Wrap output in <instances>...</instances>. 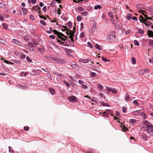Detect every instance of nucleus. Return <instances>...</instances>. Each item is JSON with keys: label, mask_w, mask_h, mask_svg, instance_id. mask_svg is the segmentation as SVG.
<instances>
[{"label": "nucleus", "mask_w": 153, "mask_h": 153, "mask_svg": "<svg viewBox=\"0 0 153 153\" xmlns=\"http://www.w3.org/2000/svg\"><path fill=\"white\" fill-rule=\"evenodd\" d=\"M131 17V14H128L126 17V18L128 20H129Z\"/></svg>", "instance_id": "nucleus-46"}, {"label": "nucleus", "mask_w": 153, "mask_h": 153, "mask_svg": "<svg viewBox=\"0 0 153 153\" xmlns=\"http://www.w3.org/2000/svg\"><path fill=\"white\" fill-rule=\"evenodd\" d=\"M149 61L151 63H153V58L149 59Z\"/></svg>", "instance_id": "nucleus-64"}, {"label": "nucleus", "mask_w": 153, "mask_h": 153, "mask_svg": "<svg viewBox=\"0 0 153 153\" xmlns=\"http://www.w3.org/2000/svg\"><path fill=\"white\" fill-rule=\"evenodd\" d=\"M138 31L139 33L140 34H143L144 33V31L143 30H142L140 29H138Z\"/></svg>", "instance_id": "nucleus-22"}, {"label": "nucleus", "mask_w": 153, "mask_h": 153, "mask_svg": "<svg viewBox=\"0 0 153 153\" xmlns=\"http://www.w3.org/2000/svg\"><path fill=\"white\" fill-rule=\"evenodd\" d=\"M71 22H69L68 23V26L69 27H71Z\"/></svg>", "instance_id": "nucleus-55"}, {"label": "nucleus", "mask_w": 153, "mask_h": 153, "mask_svg": "<svg viewBox=\"0 0 153 153\" xmlns=\"http://www.w3.org/2000/svg\"><path fill=\"white\" fill-rule=\"evenodd\" d=\"M49 29H50V31H48V30H47V32L48 33H51V32H53V31L54 30H52V27H50L49 28Z\"/></svg>", "instance_id": "nucleus-32"}, {"label": "nucleus", "mask_w": 153, "mask_h": 153, "mask_svg": "<svg viewBox=\"0 0 153 153\" xmlns=\"http://www.w3.org/2000/svg\"><path fill=\"white\" fill-rule=\"evenodd\" d=\"M143 127L146 128L148 134L150 135L153 134V126L147 121L145 120L143 123Z\"/></svg>", "instance_id": "nucleus-1"}, {"label": "nucleus", "mask_w": 153, "mask_h": 153, "mask_svg": "<svg viewBox=\"0 0 153 153\" xmlns=\"http://www.w3.org/2000/svg\"><path fill=\"white\" fill-rule=\"evenodd\" d=\"M9 152H11V153H14V151H13V150L12 149V147L11 146H9Z\"/></svg>", "instance_id": "nucleus-29"}, {"label": "nucleus", "mask_w": 153, "mask_h": 153, "mask_svg": "<svg viewBox=\"0 0 153 153\" xmlns=\"http://www.w3.org/2000/svg\"><path fill=\"white\" fill-rule=\"evenodd\" d=\"M49 37L50 38L53 39L55 38V36L53 35H51L49 36Z\"/></svg>", "instance_id": "nucleus-63"}, {"label": "nucleus", "mask_w": 153, "mask_h": 153, "mask_svg": "<svg viewBox=\"0 0 153 153\" xmlns=\"http://www.w3.org/2000/svg\"><path fill=\"white\" fill-rule=\"evenodd\" d=\"M121 127H123V131H126L128 130V129L126 127H125L124 125H123V127L122 126H121Z\"/></svg>", "instance_id": "nucleus-34"}, {"label": "nucleus", "mask_w": 153, "mask_h": 153, "mask_svg": "<svg viewBox=\"0 0 153 153\" xmlns=\"http://www.w3.org/2000/svg\"><path fill=\"white\" fill-rule=\"evenodd\" d=\"M82 19V18L81 16H78L77 17V20L78 21H80Z\"/></svg>", "instance_id": "nucleus-56"}, {"label": "nucleus", "mask_w": 153, "mask_h": 153, "mask_svg": "<svg viewBox=\"0 0 153 153\" xmlns=\"http://www.w3.org/2000/svg\"><path fill=\"white\" fill-rule=\"evenodd\" d=\"M94 9L95 10H97L98 9H101L102 7L100 5H97L94 7Z\"/></svg>", "instance_id": "nucleus-15"}, {"label": "nucleus", "mask_w": 153, "mask_h": 153, "mask_svg": "<svg viewBox=\"0 0 153 153\" xmlns=\"http://www.w3.org/2000/svg\"><path fill=\"white\" fill-rule=\"evenodd\" d=\"M71 66L73 68L75 69V70H77L79 68V66L76 63H74L72 64L71 65Z\"/></svg>", "instance_id": "nucleus-10"}, {"label": "nucleus", "mask_w": 153, "mask_h": 153, "mask_svg": "<svg viewBox=\"0 0 153 153\" xmlns=\"http://www.w3.org/2000/svg\"><path fill=\"white\" fill-rule=\"evenodd\" d=\"M2 25V26H3L4 28L5 29H6L7 28V24H6V23H3Z\"/></svg>", "instance_id": "nucleus-42"}, {"label": "nucleus", "mask_w": 153, "mask_h": 153, "mask_svg": "<svg viewBox=\"0 0 153 153\" xmlns=\"http://www.w3.org/2000/svg\"><path fill=\"white\" fill-rule=\"evenodd\" d=\"M39 71L38 70H34L30 72V74L32 75H35L39 74Z\"/></svg>", "instance_id": "nucleus-11"}, {"label": "nucleus", "mask_w": 153, "mask_h": 153, "mask_svg": "<svg viewBox=\"0 0 153 153\" xmlns=\"http://www.w3.org/2000/svg\"><path fill=\"white\" fill-rule=\"evenodd\" d=\"M147 19H146H146H145L144 18L143 20H142L141 19H139V20L142 23H143L145 24V23H146V22H147V21H148L147 20Z\"/></svg>", "instance_id": "nucleus-14"}, {"label": "nucleus", "mask_w": 153, "mask_h": 153, "mask_svg": "<svg viewBox=\"0 0 153 153\" xmlns=\"http://www.w3.org/2000/svg\"><path fill=\"white\" fill-rule=\"evenodd\" d=\"M63 82L68 87H70V85L66 81H64Z\"/></svg>", "instance_id": "nucleus-52"}, {"label": "nucleus", "mask_w": 153, "mask_h": 153, "mask_svg": "<svg viewBox=\"0 0 153 153\" xmlns=\"http://www.w3.org/2000/svg\"><path fill=\"white\" fill-rule=\"evenodd\" d=\"M133 103H134V104H136V106H139V104L137 102V101L136 100H134L133 102Z\"/></svg>", "instance_id": "nucleus-44"}, {"label": "nucleus", "mask_w": 153, "mask_h": 153, "mask_svg": "<svg viewBox=\"0 0 153 153\" xmlns=\"http://www.w3.org/2000/svg\"><path fill=\"white\" fill-rule=\"evenodd\" d=\"M131 60L133 64H134L136 63V59L134 57L132 58Z\"/></svg>", "instance_id": "nucleus-41"}, {"label": "nucleus", "mask_w": 153, "mask_h": 153, "mask_svg": "<svg viewBox=\"0 0 153 153\" xmlns=\"http://www.w3.org/2000/svg\"><path fill=\"white\" fill-rule=\"evenodd\" d=\"M136 121V120L134 119H130V122L131 123H134Z\"/></svg>", "instance_id": "nucleus-47"}, {"label": "nucleus", "mask_w": 153, "mask_h": 153, "mask_svg": "<svg viewBox=\"0 0 153 153\" xmlns=\"http://www.w3.org/2000/svg\"><path fill=\"white\" fill-rule=\"evenodd\" d=\"M24 129L25 130L27 131L29 130V127L28 126H25L24 127Z\"/></svg>", "instance_id": "nucleus-57"}, {"label": "nucleus", "mask_w": 153, "mask_h": 153, "mask_svg": "<svg viewBox=\"0 0 153 153\" xmlns=\"http://www.w3.org/2000/svg\"><path fill=\"white\" fill-rule=\"evenodd\" d=\"M140 12H141V13L145 17V16H147V15H145V13H146L145 11L141 10Z\"/></svg>", "instance_id": "nucleus-60"}, {"label": "nucleus", "mask_w": 153, "mask_h": 153, "mask_svg": "<svg viewBox=\"0 0 153 153\" xmlns=\"http://www.w3.org/2000/svg\"><path fill=\"white\" fill-rule=\"evenodd\" d=\"M122 109H123V111L124 113L126 112L127 111V109L126 107H122Z\"/></svg>", "instance_id": "nucleus-48"}, {"label": "nucleus", "mask_w": 153, "mask_h": 153, "mask_svg": "<svg viewBox=\"0 0 153 153\" xmlns=\"http://www.w3.org/2000/svg\"><path fill=\"white\" fill-rule=\"evenodd\" d=\"M140 110H138L133 111L132 113V114L133 115L136 116L138 115H140L141 112Z\"/></svg>", "instance_id": "nucleus-6"}, {"label": "nucleus", "mask_w": 153, "mask_h": 153, "mask_svg": "<svg viewBox=\"0 0 153 153\" xmlns=\"http://www.w3.org/2000/svg\"><path fill=\"white\" fill-rule=\"evenodd\" d=\"M78 9L80 11H83L84 10V9L81 7H78Z\"/></svg>", "instance_id": "nucleus-53"}, {"label": "nucleus", "mask_w": 153, "mask_h": 153, "mask_svg": "<svg viewBox=\"0 0 153 153\" xmlns=\"http://www.w3.org/2000/svg\"><path fill=\"white\" fill-rule=\"evenodd\" d=\"M82 87L84 89H87L88 88V87L87 85L83 84L82 85Z\"/></svg>", "instance_id": "nucleus-62"}, {"label": "nucleus", "mask_w": 153, "mask_h": 153, "mask_svg": "<svg viewBox=\"0 0 153 153\" xmlns=\"http://www.w3.org/2000/svg\"><path fill=\"white\" fill-rule=\"evenodd\" d=\"M40 23L41 24H42L43 25H45L46 24V23L43 20H41L40 21Z\"/></svg>", "instance_id": "nucleus-49"}, {"label": "nucleus", "mask_w": 153, "mask_h": 153, "mask_svg": "<svg viewBox=\"0 0 153 153\" xmlns=\"http://www.w3.org/2000/svg\"><path fill=\"white\" fill-rule=\"evenodd\" d=\"M42 10L45 12H46L47 11V7L46 6L42 8Z\"/></svg>", "instance_id": "nucleus-59"}, {"label": "nucleus", "mask_w": 153, "mask_h": 153, "mask_svg": "<svg viewBox=\"0 0 153 153\" xmlns=\"http://www.w3.org/2000/svg\"><path fill=\"white\" fill-rule=\"evenodd\" d=\"M87 44L88 46L90 48H93L92 45L90 42H88L87 43Z\"/></svg>", "instance_id": "nucleus-54"}, {"label": "nucleus", "mask_w": 153, "mask_h": 153, "mask_svg": "<svg viewBox=\"0 0 153 153\" xmlns=\"http://www.w3.org/2000/svg\"><path fill=\"white\" fill-rule=\"evenodd\" d=\"M149 45L153 47V40H150L149 42Z\"/></svg>", "instance_id": "nucleus-35"}, {"label": "nucleus", "mask_w": 153, "mask_h": 153, "mask_svg": "<svg viewBox=\"0 0 153 153\" xmlns=\"http://www.w3.org/2000/svg\"><path fill=\"white\" fill-rule=\"evenodd\" d=\"M102 105L103 106H110V105L106 103H104L103 102H102Z\"/></svg>", "instance_id": "nucleus-33"}, {"label": "nucleus", "mask_w": 153, "mask_h": 153, "mask_svg": "<svg viewBox=\"0 0 153 153\" xmlns=\"http://www.w3.org/2000/svg\"><path fill=\"white\" fill-rule=\"evenodd\" d=\"M102 115L104 116L105 117H108L109 116V114H108L106 113L105 112H104L102 113Z\"/></svg>", "instance_id": "nucleus-17"}, {"label": "nucleus", "mask_w": 153, "mask_h": 153, "mask_svg": "<svg viewBox=\"0 0 153 153\" xmlns=\"http://www.w3.org/2000/svg\"><path fill=\"white\" fill-rule=\"evenodd\" d=\"M53 60L59 63L63 64L65 62V61L64 59H60L57 58H53Z\"/></svg>", "instance_id": "nucleus-3"}, {"label": "nucleus", "mask_w": 153, "mask_h": 153, "mask_svg": "<svg viewBox=\"0 0 153 153\" xmlns=\"http://www.w3.org/2000/svg\"><path fill=\"white\" fill-rule=\"evenodd\" d=\"M71 85L74 88H76V85L73 82H71Z\"/></svg>", "instance_id": "nucleus-40"}, {"label": "nucleus", "mask_w": 153, "mask_h": 153, "mask_svg": "<svg viewBox=\"0 0 153 153\" xmlns=\"http://www.w3.org/2000/svg\"><path fill=\"white\" fill-rule=\"evenodd\" d=\"M108 15L111 18H114V15L111 12H109L108 13Z\"/></svg>", "instance_id": "nucleus-21"}, {"label": "nucleus", "mask_w": 153, "mask_h": 153, "mask_svg": "<svg viewBox=\"0 0 153 153\" xmlns=\"http://www.w3.org/2000/svg\"><path fill=\"white\" fill-rule=\"evenodd\" d=\"M75 97L74 96H72L69 98V100L72 102H74L75 101Z\"/></svg>", "instance_id": "nucleus-13"}, {"label": "nucleus", "mask_w": 153, "mask_h": 153, "mask_svg": "<svg viewBox=\"0 0 153 153\" xmlns=\"http://www.w3.org/2000/svg\"><path fill=\"white\" fill-rule=\"evenodd\" d=\"M33 43H34V44L35 46L36 45H38L39 44V42L36 41L35 40H33Z\"/></svg>", "instance_id": "nucleus-31"}, {"label": "nucleus", "mask_w": 153, "mask_h": 153, "mask_svg": "<svg viewBox=\"0 0 153 153\" xmlns=\"http://www.w3.org/2000/svg\"><path fill=\"white\" fill-rule=\"evenodd\" d=\"M107 37L108 39L111 41L114 40L115 39V36L113 34H108Z\"/></svg>", "instance_id": "nucleus-4"}, {"label": "nucleus", "mask_w": 153, "mask_h": 153, "mask_svg": "<svg viewBox=\"0 0 153 153\" xmlns=\"http://www.w3.org/2000/svg\"><path fill=\"white\" fill-rule=\"evenodd\" d=\"M32 10H35L36 11H37L38 10H40L41 8L38 5L37 6H34L31 8Z\"/></svg>", "instance_id": "nucleus-8"}, {"label": "nucleus", "mask_w": 153, "mask_h": 153, "mask_svg": "<svg viewBox=\"0 0 153 153\" xmlns=\"http://www.w3.org/2000/svg\"><path fill=\"white\" fill-rule=\"evenodd\" d=\"M57 41V42H58L61 45H62L64 46H67V43L63 42H62L61 40H60L59 39H56Z\"/></svg>", "instance_id": "nucleus-9"}, {"label": "nucleus", "mask_w": 153, "mask_h": 153, "mask_svg": "<svg viewBox=\"0 0 153 153\" xmlns=\"http://www.w3.org/2000/svg\"><path fill=\"white\" fill-rule=\"evenodd\" d=\"M26 59L27 61L29 62H31L32 61L31 59L30 58L29 56H27L26 57Z\"/></svg>", "instance_id": "nucleus-28"}, {"label": "nucleus", "mask_w": 153, "mask_h": 153, "mask_svg": "<svg viewBox=\"0 0 153 153\" xmlns=\"http://www.w3.org/2000/svg\"><path fill=\"white\" fill-rule=\"evenodd\" d=\"M95 46L96 48L98 49L99 50H101L102 49V48H101L100 46L98 44H96Z\"/></svg>", "instance_id": "nucleus-18"}, {"label": "nucleus", "mask_w": 153, "mask_h": 153, "mask_svg": "<svg viewBox=\"0 0 153 153\" xmlns=\"http://www.w3.org/2000/svg\"><path fill=\"white\" fill-rule=\"evenodd\" d=\"M6 5L5 4H2L0 2V7H5Z\"/></svg>", "instance_id": "nucleus-45"}, {"label": "nucleus", "mask_w": 153, "mask_h": 153, "mask_svg": "<svg viewBox=\"0 0 153 153\" xmlns=\"http://www.w3.org/2000/svg\"><path fill=\"white\" fill-rule=\"evenodd\" d=\"M147 33V35L149 37H152L153 38V31L150 30H148Z\"/></svg>", "instance_id": "nucleus-7"}, {"label": "nucleus", "mask_w": 153, "mask_h": 153, "mask_svg": "<svg viewBox=\"0 0 153 153\" xmlns=\"http://www.w3.org/2000/svg\"><path fill=\"white\" fill-rule=\"evenodd\" d=\"M111 92L114 94H116L117 93V90L115 88H112Z\"/></svg>", "instance_id": "nucleus-39"}, {"label": "nucleus", "mask_w": 153, "mask_h": 153, "mask_svg": "<svg viewBox=\"0 0 153 153\" xmlns=\"http://www.w3.org/2000/svg\"><path fill=\"white\" fill-rule=\"evenodd\" d=\"M142 136L144 140H146L147 138V137L146 135L144 134H142Z\"/></svg>", "instance_id": "nucleus-38"}, {"label": "nucleus", "mask_w": 153, "mask_h": 153, "mask_svg": "<svg viewBox=\"0 0 153 153\" xmlns=\"http://www.w3.org/2000/svg\"><path fill=\"white\" fill-rule=\"evenodd\" d=\"M90 75L92 77H94L96 76V74L94 72H92L91 73Z\"/></svg>", "instance_id": "nucleus-50"}, {"label": "nucleus", "mask_w": 153, "mask_h": 153, "mask_svg": "<svg viewBox=\"0 0 153 153\" xmlns=\"http://www.w3.org/2000/svg\"><path fill=\"white\" fill-rule=\"evenodd\" d=\"M49 90L50 92V93H51V94H52V95H53L54 94V92H55V91H54V90L52 88H49Z\"/></svg>", "instance_id": "nucleus-16"}, {"label": "nucleus", "mask_w": 153, "mask_h": 153, "mask_svg": "<svg viewBox=\"0 0 153 153\" xmlns=\"http://www.w3.org/2000/svg\"><path fill=\"white\" fill-rule=\"evenodd\" d=\"M22 10L25 14H26L27 12V9L25 8H23L22 9Z\"/></svg>", "instance_id": "nucleus-26"}, {"label": "nucleus", "mask_w": 153, "mask_h": 153, "mask_svg": "<svg viewBox=\"0 0 153 153\" xmlns=\"http://www.w3.org/2000/svg\"><path fill=\"white\" fill-rule=\"evenodd\" d=\"M97 87L99 89L100 88L101 89L103 88V86L100 84H98Z\"/></svg>", "instance_id": "nucleus-36"}, {"label": "nucleus", "mask_w": 153, "mask_h": 153, "mask_svg": "<svg viewBox=\"0 0 153 153\" xmlns=\"http://www.w3.org/2000/svg\"><path fill=\"white\" fill-rule=\"evenodd\" d=\"M79 61L81 62L87 63L88 62H91V60L90 59L88 58L87 59H80Z\"/></svg>", "instance_id": "nucleus-5"}, {"label": "nucleus", "mask_w": 153, "mask_h": 153, "mask_svg": "<svg viewBox=\"0 0 153 153\" xmlns=\"http://www.w3.org/2000/svg\"><path fill=\"white\" fill-rule=\"evenodd\" d=\"M21 55L20 56V58H21L22 59H25V57H26V56L24 54H22V53H21Z\"/></svg>", "instance_id": "nucleus-51"}, {"label": "nucleus", "mask_w": 153, "mask_h": 153, "mask_svg": "<svg viewBox=\"0 0 153 153\" xmlns=\"http://www.w3.org/2000/svg\"><path fill=\"white\" fill-rule=\"evenodd\" d=\"M28 44L29 46H30L33 47H35V46L34 45V43H33V41L32 42V43L31 42H28Z\"/></svg>", "instance_id": "nucleus-19"}, {"label": "nucleus", "mask_w": 153, "mask_h": 153, "mask_svg": "<svg viewBox=\"0 0 153 153\" xmlns=\"http://www.w3.org/2000/svg\"><path fill=\"white\" fill-rule=\"evenodd\" d=\"M126 94V96L125 97V99L126 100H128L130 99V95L127 94Z\"/></svg>", "instance_id": "nucleus-20"}, {"label": "nucleus", "mask_w": 153, "mask_h": 153, "mask_svg": "<svg viewBox=\"0 0 153 153\" xmlns=\"http://www.w3.org/2000/svg\"><path fill=\"white\" fill-rule=\"evenodd\" d=\"M53 32L54 33L57 35L58 38L61 39L63 41H65L67 39H68L67 36H65L64 34L60 32L57 30H54Z\"/></svg>", "instance_id": "nucleus-2"}, {"label": "nucleus", "mask_w": 153, "mask_h": 153, "mask_svg": "<svg viewBox=\"0 0 153 153\" xmlns=\"http://www.w3.org/2000/svg\"><path fill=\"white\" fill-rule=\"evenodd\" d=\"M134 43L135 44V45L139 46V42H138L136 40H134Z\"/></svg>", "instance_id": "nucleus-43"}, {"label": "nucleus", "mask_w": 153, "mask_h": 153, "mask_svg": "<svg viewBox=\"0 0 153 153\" xmlns=\"http://www.w3.org/2000/svg\"><path fill=\"white\" fill-rule=\"evenodd\" d=\"M142 5L138 4L137 5V8L138 10H140V11L142 10H141V9H142Z\"/></svg>", "instance_id": "nucleus-25"}, {"label": "nucleus", "mask_w": 153, "mask_h": 153, "mask_svg": "<svg viewBox=\"0 0 153 153\" xmlns=\"http://www.w3.org/2000/svg\"><path fill=\"white\" fill-rule=\"evenodd\" d=\"M152 24V23L149 21H147V22H146V23H145V25H147L148 26H150Z\"/></svg>", "instance_id": "nucleus-37"}, {"label": "nucleus", "mask_w": 153, "mask_h": 153, "mask_svg": "<svg viewBox=\"0 0 153 153\" xmlns=\"http://www.w3.org/2000/svg\"><path fill=\"white\" fill-rule=\"evenodd\" d=\"M142 117H143L144 119H146V115L145 114L141 111L140 114Z\"/></svg>", "instance_id": "nucleus-24"}, {"label": "nucleus", "mask_w": 153, "mask_h": 153, "mask_svg": "<svg viewBox=\"0 0 153 153\" xmlns=\"http://www.w3.org/2000/svg\"><path fill=\"white\" fill-rule=\"evenodd\" d=\"M61 29H62V31H66L67 30H68V29L67 28L66 26L64 25H61L60 27Z\"/></svg>", "instance_id": "nucleus-12"}, {"label": "nucleus", "mask_w": 153, "mask_h": 153, "mask_svg": "<svg viewBox=\"0 0 153 153\" xmlns=\"http://www.w3.org/2000/svg\"><path fill=\"white\" fill-rule=\"evenodd\" d=\"M145 18L146 19H149L150 20H153V16L152 17H148L147 16H145Z\"/></svg>", "instance_id": "nucleus-27"}, {"label": "nucleus", "mask_w": 153, "mask_h": 153, "mask_svg": "<svg viewBox=\"0 0 153 153\" xmlns=\"http://www.w3.org/2000/svg\"><path fill=\"white\" fill-rule=\"evenodd\" d=\"M102 60L103 61H105V62H106L107 60V59L106 58H105V57L103 56L102 57Z\"/></svg>", "instance_id": "nucleus-61"}, {"label": "nucleus", "mask_w": 153, "mask_h": 153, "mask_svg": "<svg viewBox=\"0 0 153 153\" xmlns=\"http://www.w3.org/2000/svg\"><path fill=\"white\" fill-rule=\"evenodd\" d=\"M0 42H1L2 44H5V42L4 40L1 39H0Z\"/></svg>", "instance_id": "nucleus-58"}, {"label": "nucleus", "mask_w": 153, "mask_h": 153, "mask_svg": "<svg viewBox=\"0 0 153 153\" xmlns=\"http://www.w3.org/2000/svg\"><path fill=\"white\" fill-rule=\"evenodd\" d=\"M81 14L82 16H85L88 14V13L87 11H85L84 12L81 13Z\"/></svg>", "instance_id": "nucleus-30"}, {"label": "nucleus", "mask_w": 153, "mask_h": 153, "mask_svg": "<svg viewBox=\"0 0 153 153\" xmlns=\"http://www.w3.org/2000/svg\"><path fill=\"white\" fill-rule=\"evenodd\" d=\"M12 42L16 44H18V43H19L18 41L16 40V39H13L12 40Z\"/></svg>", "instance_id": "nucleus-23"}]
</instances>
